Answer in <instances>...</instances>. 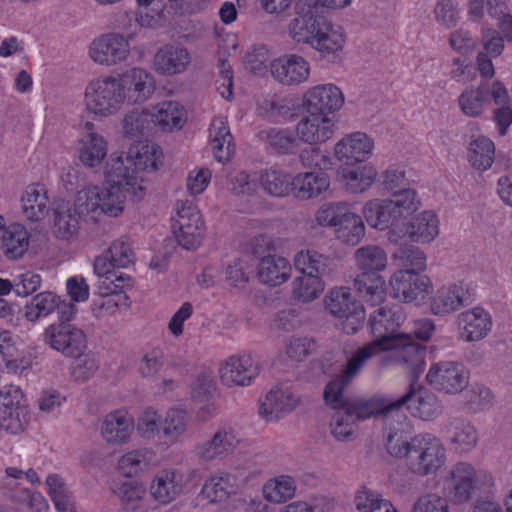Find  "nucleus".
Wrapping results in <instances>:
<instances>
[{"label": "nucleus", "instance_id": "obj_1", "mask_svg": "<svg viewBox=\"0 0 512 512\" xmlns=\"http://www.w3.org/2000/svg\"><path fill=\"white\" fill-rule=\"evenodd\" d=\"M406 319L399 305H383L371 312L368 320L373 341L357 349L347 360L341 378L328 386L326 397L330 402L336 400L343 386L352 383L360 374L368 360L381 351H386L402 335L398 330Z\"/></svg>", "mask_w": 512, "mask_h": 512}, {"label": "nucleus", "instance_id": "obj_2", "mask_svg": "<svg viewBox=\"0 0 512 512\" xmlns=\"http://www.w3.org/2000/svg\"><path fill=\"white\" fill-rule=\"evenodd\" d=\"M386 448L391 456L405 458L409 471L418 476L435 474L446 461L444 444L432 433L423 432L409 441H399L390 432Z\"/></svg>", "mask_w": 512, "mask_h": 512}, {"label": "nucleus", "instance_id": "obj_3", "mask_svg": "<svg viewBox=\"0 0 512 512\" xmlns=\"http://www.w3.org/2000/svg\"><path fill=\"white\" fill-rule=\"evenodd\" d=\"M357 267L361 274L354 279V288L362 294L371 305L383 302L386 290L385 281L378 274L387 266L386 252L379 246L366 245L355 251Z\"/></svg>", "mask_w": 512, "mask_h": 512}, {"label": "nucleus", "instance_id": "obj_4", "mask_svg": "<svg viewBox=\"0 0 512 512\" xmlns=\"http://www.w3.org/2000/svg\"><path fill=\"white\" fill-rule=\"evenodd\" d=\"M123 19L122 29L126 36L120 33H106L94 39L90 44V58L97 64L114 66L127 59L130 54V40L144 26L143 20L132 18L130 14L121 15ZM121 28V26H119Z\"/></svg>", "mask_w": 512, "mask_h": 512}, {"label": "nucleus", "instance_id": "obj_5", "mask_svg": "<svg viewBox=\"0 0 512 512\" xmlns=\"http://www.w3.org/2000/svg\"><path fill=\"white\" fill-rule=\"evenodd\" d=\"M87 111L96 117L117 114L124 103L117 76L105 75L88 82L84 92Z\"/></svg>", "mask_w": 512, "mask_h": 512}, {"label": "nucleus", "instance_id": "obj_6", "mask_svg": "<svg viewBox=\"0 0 512 512\" xmlns=\"http://www.w3.org/2000/svg\"><path fill=\"white\" fill-rule=\"evenodd\" d=\"M325 308L331 315L342 320L343 331L354 334L363 325L366 313L347 287L331 289L324 299Z\"/></svg>", "mask_w": 512, "mask_h": 512}, {"label": "nucleus", "instance_id": "obj_7", "mask_svg": "<svg viewBox=\"0 0 512 512\" xmlns=\"http://www.w3.org/2000/svg\"><path fill=\"white\" fill-rule=\"evenodd\" d=\"M104 176L108 185L120 186L134 201L143 199L146 186L143 185V176L136 174L129 152L121 155L111 154L105 166Z\"/></svg>", "mask_w": 512, "mask_h": 512}, {"label": "nucleus", "instance_id": "obj_8", "mask_svg": "<svg viewBox=\"0 0 512 512\" xmlns=\"http://www.w3.org/2000/svg\"><path fill=\"white\" fill-rule=\"evenodd\" d=\"M43 341L67 358H80L87 348L84 331L72 322H54L45 328Z\"/></svg>", "mask_w": 512, "mask_h": 512}, {"label": "nucleus", "instance_id": "obj_9", "mask_svg": "<svg viewBox=\"0 0 512 512\" xmlns=\"http://www.w3.org/2000/svg\"><path fill=\"white\" fill-rule=\"evenodd\" d=\"M341 378V373L333 380H331L324 389V400L327 405L332 408L340 407L341 405H345V407L355 415L356 421L365 420L371 417L382 416L384 419H387L392 414L396 415V405L404 402V399L397 400H389L385 397H372L369 399L357 398L353 400H345L343 397V392L347 386L351 383L342 387L339 395H336V400L334 402H330L326 397L328 386L338 379Z\"/></svg>", "mask_w": 512, "mask_h": 512}, {"label": "nucleus", "instance_id": "obj_10", "mask_svg": "<svg viewBox=\"0 0 512 512\" xmlns=\"http://www.w3.org/2000/svg\"><path fill=\"white\" fill-rule=\"evenodd\" d=\"M175 211L176 216L172 218L173 234L184 249H196L201 244L205 233L199 210L189 201H178Z\"/></svg>", "mask_w": 512, "mask_h": 512}, {"label": "nucleus", "instance_id": "obj_11", "mask_svg": "<svg viewBox=\"0 0 512 512\" xmlns=\"http://www.w3.org/2000/svg\"><path fill=\"white\" fill-rule=\"evenodd\" d=\"M481 479L490 481L491 476L486 472L476 471L467 462H458L451 467L445 478L444 489L454 503L462 504L471 498Z\"/></svg>", "mask_w": 512, "mask_h": 512}, {"label": "nucleus", "instance_id": "obj_12", "mask_svg": "<svg viewBox=\"0 0 512 512\" xmlns=\"http://www.w3.org/2000/svg\"><path fill=\"white\" fill-rule=\"evenodd\" d=\"M29 411L24 394L18 386L5 387L0 392V430L19 434L28 424Z\"/></svg>", "mask_w": 512, "mask_h": 512}, {"label": "nucleus", "instance_id": "obj_13", "mask_svg": "<svg viewBox=\"0 0 512 512\" xmlns=\"http://www.w3.org/2000/svg\"><path fill=\"white\" fill-rule=\"evenodd\" d=\"M470 373L463 363L458 361H439L431 365L426 380L435 390L455 395L469 384Z\"/></svg>", "mask_w": 512, "mask_h": 512}, {"label": "nucleus", "instance_id": "obj_14", "mask_svg": "<svg viewBox=\"0 0 512 512\" xmlns=\"http://www.w3.org/2000/svg\"><path fill=\"white\" fill-rule=\"evenodd\" d=\"M404 402L396 405V416H405L401 413V408L406 406L411 414L425 421H431L442 413V405L438 397L413 379L409 384L408 391L399 399Z\"/></svg>", "mask_w": 512, "mask_h": 512}, {"label": "nucleus", "instance_id": "obj_15", "mask_svg": "<svg viewBox=\"0 0 512 512\" xmlns=\"http://www.w3.org/2000/svg\"><path fill=\"white\" fill-rule=\"evenodd\" d=\"M124 103L139 105L147 102L156 90L155 77L146 69L134 67L117 75Z\"/></svg>", "mask_w": 512, "mask_h": 512}, {"label": "nucleus", "instance_id": "obj_16", "mask_svg": "<svg viewBox=\"0 0 512 512\" xmlns=\"http://www.w3.org/2000/svg\"><path fill=\"white\" fill-rule=\"evenodd\" d=\"M302 103L307 113L327 116L343 106L344 95L334 84H319L304 93Z\"/></svg>", "mask_w": 512, "mask_h": 512}, {"label": "nucleus", "instance_id": "obj_17", "mask_svg": "<svg viewBox=\"0 0 512 512\" xmlns=\"http://www.w3.org/2000/svg\"><path fill=\"white\" fill-rule=\"evenodd\" d=\"M259 364L250 354L229 357L220 367L223 384L228 387L247 386L258 376Z\"/></svg>", "mask_w": 512, "mask_h": 512}, {"label": "nucleus", "instance_id": "obj_18", "mask_svg": "<svg viewBox=\"0 0 512 512\" xmlns=\"http://www.w3.org/2000/svg\"><path fill=\"white\" fill-rule=\"evenodd\" d=\"M391 296L402 302L423 299L428 293L430 280L412 270H399L390 279Z\"/></svg>", "mask_w": 512, "mask_h": 512}, {"label": "nucleus", "instance_id": "obj_19", "mask_svg": "<svg viewBox=\"0 0 512 512\" xmlns=\"http://www.w3.org/2000/svg\"><path fill=\"white\" fill-rule=\"evenodd\" d=\"M270 72L272 77L282 85H299L308 79L310 65L303 57L291 54L273 60L270 64Z\"/></svg>", "mask_w": 512, "mask_h": 512}, {"label": "nucleus", "instance_id": "obj_20", "mask_svg": "<svg viewBox=\"0 0 512 512\" xmlns=\"http://www.w3.org/2000/svg\"><path fill=\"white\" fill-rule=\"evenodd\" d=\"M300 403V396L289 386L273 387L260 404L259 413L267 421L292 412Z\"/></svg>", "mask_w": 512, "mask_h": 512}, {"label": "nucleus", "instance_id": "obj_21", "mask_svg": "<svg viewBox=\"0 0 512 512\" xmlns=\"http://www.w3.org/2000/svg\"><path fill=\"white\" fill-rule=\"evenodd\" d=\"M457 324L462 340L476 342L487 337L492 328V318L483 308L474 307L458 314Z\"/></svg>", "mask_w": 512, "mask_h": 512}, {"label": "nucleus", "instance_id": "obj_22", "mask_svg": "<svg viewBox=\"0 0 512 512\" xmlns=\"http://www.w3.org/2000/svg\"><path fill=\"white\" fill-rule=\"evenodd\" d=\"M374 148L372 139L365 133L354 132L343 137L334 147L336 158L347 165L367 160Z\"/></svg>", "mask_w": 512, "mask_h": 512}, {"label": "nucleus", "instance_id": "obj_23", "mask_svg": "<svg viewBox=\"0 0 512 512\" xmlns=\"http://www.w3.org/2000/svg\"><path fill=\"white\" fill-rule=\"evenodd\" d=\"M295 131L300 141L316 145L326 142L333 136L334 123L328 116L308 113L297 123Z\"/></svg>", "mask_w": 512, "mask_h": 512}, {"label": "nucleus", "instance_id": "obj_24", "mask_svg": "<svg viewBox=\"0 0 512 512\" xmlns=\"http://www.w3.org/2000/svg\"><path fill=\"white\" fill-rule=\"evenodd\" d=\"M237 444L236 436L231 429L222 428L214 435L195 447V455L203 462L222 460L229 455Z\"/></svg>", "mask_w": 512, "mask_h": 512}, {"label": "nucleus", "instance_id": "obj_25", "mask_svg": "<svg viewBox=\"0 0 512 512\" xmlns=\"http://www.w3.org/2000/svg\"><path fill=\"white\" fill-rule=\"evenodd\" d=\"M133 429L132 417L124 410H115L104 417L100 432L107 443L123 444L129 441Z\"/></svg>", "mask_w": 512, "mask_h": 512}, {"label": "nucleus", "instance_id": "obj_26", "mask_svg": "<svg viewBox=\"0 0 512 512\" xmlns=\"http://www.w3.org/2000/svg\"><path fill=\"white\" fill-rule=\"evenodd\" d=\"M183 490V477L173 469L159 471L150 484L151 496L161 504L174 501Z\"/></svg>", "mask_w": 512, "mask_h": 512}, {"label": "nucleus", "instance_id": "obj_27", "mask_svg": "<svg viewBox=\"0 0 512 512\" xmlns=\"http://www.w3.org/2000/svg\"><path fill=\"white\" fill-rule=\"evenodd\" d=\"M188 50L183 47L166 45L154 56V68L162 75H174L184 72L190 64Z\"/></svg>", "mask_w": 512, "mask_h": 512}, {"label": "nucleus", "instance_id": "obj_28", "mask_svg": "<svg viewBox=\"0 0 512 512\" xmlns=\"http://www.w3.org/2000/svg\"><path fill=\"white\" fill-rule=\"evenodd\" d=\"M292 272L289 261L281 256L267 255L260 259L257 265L259 281L270 287H276L286 282Z\"/></svg>", "mask_w": 512, "mask_h": 512}, {"label": "nucleus", "instance_id": "obj_29", "mask_svg": "<svg viewBox=\"0 0 512 512\" xmlns=\"http://www.w3.org/2000/svg\"><path fill=\"white\" fill-rule=\"evenodd\" d=\"M209 140L214 158L220 163L230 161L234 153L233 136L223 117H215L209 127Z\"/></svg>", "mask_w": 512, "mask_h": 512}, {"label": "nucleus", "instance_id": "obj_30", "mask_svg": "<svg viewBox=\"0 0 512 512\" xmlns=\"http://www.w3.org/2000/svg\"><path fill=\"white\" fill-rule=\"evenodd\" d=\"M315 33L310 46L318 51L323 58L334 57L344 47L343 32L327 20L320 21V27Z\"/></svg>", "mask_w": 512, "mask_h": 512}, {"label": "nucleus", "instance_id": "obj_31", "mask_svg": "<svg viewBox=\"0 0 512 512\" xmlns=\"http://www.w3.org/2000/svg\"><path fill=\"white\" fill-rule=\"evenodd\" d=\"M405 234L416 243H430L439 234V219L433 211H423L406 225Z\"/></svg>", "mask_w": 512, "mask_h": 512}, {"label": "nucleus", "instance_id": "obj_32", "mask_svg": "<svg viewBox=\"0 0 512 512\" xmlns=\"http://www.w3.org/2000/svg\"><path fill=\"white\" fill-rule=\"evenodd\" d=\"M294 266L302 274L318 278L331 276L334 272L333 260L313 249L299 251L294 257Z\"/></svg>", "mask_w": 512, "mask_h": 512}, {"label": "nucleus", "instance_id": "obj_33", "mask_svg": "<svg viewBox=\"0 0 512 512\" xmlns=\"http://www.w3.org/2000/svg\"><path fill=\"white\" fill-rule=\"evenodd\" d=\"M388 350L393 351V358L396 362L407 365L412 370L421 368L426 357L425 348L414 342L407 334L400 335L386 351Z\"/></svg>", "mask_w": 512, "mask_h": 512}, {"label": "nucleus", "instance_id": "obj_34", "mask_svg": "<svg viewBox=\"0 0 512 512\" xmlns=\"http://www.w3.org/2000/svg\"><path fill=\"white\" fill-rule=\"evenodd\" d=\"M24 216L31 221L44 219L49 212V198L43 185L34 184L26 188L21 197Z\"/></svg>", "mask_w": 512, "mask_h": 512}, {"label": "nucleus", "instance_id": "obj_35", "mask_svg": "<svg viewBox=\"0 0 512 512\" xmlns=\"http://www.w3.org/2000/svg\"><path fill=\"white\" fill-rule=\"evenodd\" d=\"M152 123L163 131L181 129L185 123V110L178 102L165 101L157 104L150 112Z\"/></svg>", "mask_w": 512, "mask_h": 512}, {"label": "nucleus", "instance_id": "obj_36", "mask_svg": "<svg viewBox=\"0 0 512 512\" xmlns=\"http://www.w3.org/2000/svg\"><path fill=\"white\" fill-rule=\"evenodd\" d=\"M446 433L449 444L460 453L471 451L478 442L477 430L466 420H452L446 426Z\"/></svg>", "mask_w": 512, "mask_h": 512}, {"label": "nucleus", "instance_id": "obj_37", "mask_svg": "<svg viewBox=\"0 0 512 512\" xmlns=\"http://www.w3.org/2000/svg\"><path fill=\"white\" fill-rule=\"evenodd\" d=\"M107 151V141L96 132H88L79 141V160L86 167L94 168L100 165Z\"/></svg>", "mask_w": 512, "mask_h": 512}, {"label": "nucleus", "instance_id": "obj_38", "mask_svg": "<svg viewBox=\"0 0 512 512\" xmlns=\"http://www.w3.org/2000/svg\"><path fill=\"white\" fill-rule=\"evenodd\" d=\"M363 214L367 223L379 230H385L399 220L388 199L368 201L363 208Z\"/></svg>", "mask_w": 512, "mask_h": 512}, {"label": "nucleus", "instance_id": "obj_39", "mask_svg": "<svg viewBox=\"0 0 512 512\" xmlns=\"http://www.w3.org/2000/svg\"><path fill=\"white\" fill-rule=\"evenodd\" d=\"M236 477L229 473H219L205 481L201 494L210 503H218L227 500L236 493Z\"/></svg>", "mask_w": 512, "mask_h": 512}, {"label": "nucleus", "instance_id": "obj_40", "mask_svg": "<svg viewBox=\"0 0 512 512\" xmlns=\"http://www.w3.org/2000/svg\"><path fill=\"white\" fill-rule=\"evenodd\" d=\"M489 103V88L486 83H481L477 87H467L458 97L461 112L472 118L482 116L485 106Z\"/></svg>", "mask_w": 512, "mask_h": 512}, {"label": "nucleus", "instance_id": "obj_41", "mask_svg": "<svg viewBox=\"0 0 512 512\" xmlns=\"http://www.w3.org/2000/svg\"><path fill=\"white\" fill-rule=\"evenodd\" d=\"M323 18L315 17L311 8L303 13H298L288 25L289 36L297 43L310 45L316 35L317 29L320 27V21Z\"/></svg>", "mask_w": 512, "mask_h": 512}, {"label": "nucleus", "instance_id": "obj_42", "mask_svg": "<svg viewBox=\"0 0 512 512\" xmlns=\"http://www.w3.org/2000/svg\"><path fill=\"white\" fill-rule=\"evenodd\" d=\"M258 182L263 191L272 197H284L292 190L293 179L283 170L268 168L260 172Z\"/></svg>", "mask_w": 512, "mask_h": 512}, {"label": "nucleus", "instance_id": "obj_43", "mask_svg": "<svg viewBox=\"0 0 512 512\" xmlns=\"http://www.w3.org/2000/svg\"><path fill=\"white\" fill-rule=\"evenodd\" d=\"M3 235L0 247L9 259H18L28 250L30 235L22 224L7 226Z\"/></svg>", "mask_w": 512, "mask_h": 512}, {"label": "nucleus", "instance_id": "obj_44", "mask_svg": "<svg viewBox=\"0 0 512 512\" xmlns=\"http://www.w3.org/2000/svg\"><path fill=\"white\" fill-rule=\"evenodd\" d=\"M465 294L464 288L458 285L438 289L431 301L432 312L445 315L459 309L464 305Z\"/></svg>", "mask_w": 512, "mask_h": 512}, {"label": "nucleus", "instance_id": "obj_45", "mask_svg": "<svg viewBox=\"0 0 512 512\" xmlns=\"http://www.w3.org/2000/svg\"><path fill=\"white\" fill-rule=\"evenodd\" d=\"M80 219L70 202L58 204L54 211L53 233L57 238H70L78 231Z\"/></svg>", "mask_w": 512, "mask_h": 512}, {"label": "nucleus", "instance_id": "obj_46", "mask_svg": "<svg viewBox=\"0 0 512 512\" xmlns=\"http://www.w3.org/2000/svg\"><path fill=\"white\" fill-rule=\"evenodd\" d=\"M98 192V221L102 216L117 217L123 212L126 194L120 186H98Z\"/></svg>", "mask_w": 512, "mask_h": 512}, {"label": "nucleus", "instance_id": "obj_47", "mask_svg": "<svg viewBox=\"0 0 512 512\" xmlns=\"http://www.w3.org/2000/svg\"><path fill=\"white\" fill-rule=\"evenodd\" d=\"M130 158L133 159L137 175L143 171H155L158 168L162 152L156 144H133L129 148Z\"/></svg>", "mask_w": 512, "mask_h": 512}, {"label": "nucleus", "instance_id": "obj_48", "mask_svg": "<svg viewBox=\"0 0 512 512\" xmlns=\"http://www.w3.org/2000/svg\"><path fill=\"white\" fill-rule=\"evenodd\" d=\"M328 186L329 182L325 175L307 172L293 178L292 191L300 199H310L320 195Z\"/></svg>", "mask_w": 512, "mask_h": 512}, {"label": "nucleus", "instance_id": "obj_49", "mask_svg": "<svg viewBox=\"0 0 512 512\" xmlns=\"http://www.w3.org/2000/svg\"><path fill=\"white\" fill-rule=\"evenodd\" d=\"M495 156L494 143L485 136H478L471 140L468 147V161L473 168L485 171L489 169Z\"/></svg>", "mask_w": 512, "mask_h": 512}, {"label": "nucleus", "instance_id": "obj_50", "mask_svg": "<svg viewBox=\"0 0 512 512\" xmlns=\"http://www.w3.org/2000/svg\"><path fill=\"white\" fill-rule=\"evenodd\" d=\"M296 484L292 477L281 475L268 480L263 486L264 498L275 504L285 503L295 496Z\"/></svg>", "mask_w": 512, "mask_h": 512}, {"label": "nucleus", "instance_id": "obj_51", "mask_svg": "<svg viewBox=\"0 0 512 512\" xmlns=\"http://www.w3.org/2000/svg\"><path fill=\"white\" fill-rule=\"evenodd\" d=\"M260 138L279 154H292L297 150L298 140L292 131L284 128H269L260 132Z\"/></svg>", "mask_w": 512, "mask_h": 512}, {"label": "nucleus", "instance_id": "obj_52", "mask_svg": "<svg viewBox=\"0 0 512 512\" xmlns=\"http://www.w3.org/2000/svg\"><path fill=\"white\" fill-rule=\"evenodd\" d=\"M188 423L189 417L185 410L172 408L161 421V432L167 441L174 443L186 432Z\"/></svg>", "mask_w": 512, "mask_h": 512}, {"label": "nucleus", "instance_id": "obj_53", "mask_svg": "<svg viewBox=\"0 0 512 512\" xmlns=\"http://www.w3.org/2000/svg\"><path fill=\"white\" fill-rule=\"evenodd\" d=\"M376 171L370 166L343 169L346 189L351 193H363L374 183Z\"/></svg>", "mask_w": 512, "mask_h": 512}, {"label": "nucleus", "instance_id": "obj_54", "mask_svg": "<svg viewBox=\"0 0 512 512\" xmlns=\"http://www.w3.org/2000/svg\"><path fill=\"white\" fill-rule=\"evenodd\" d=\"M98 186L92 185L77 192L74 203L72 204L75 212L82 218H88L93 222L98 221Z\"/></svg>", "mask_w": 512, "mask_h": 512}, {"label": "nucleus", "instance_id": "obj_55", "mask_svg": "<svg viewBox=\"0 0 512 512\" xmlns=\"http://www.w3.org/2000/svg\"><path fill=\"white\" fill-rule=\"evenodd\" d=\"M335 409L336 411L330 421L331 434L338 441L351 440L353 438L357 422L355 415L351 413L344 404Z\"/></svg>", "mask_w": 512, "mask_h": 512}, {"label": "nucleus", "instance_id": "obj_56", "mask_svg": "<svg viewBox=\"0 0 512 512\" xmlns=\"http://www.w3.org/2000/svg\"><path fill=\"white\" fill-rule=\"evenodd\" d=\"M336 238L348 245H356L365 234V226L360 216L348 212L335 229Z\"/></svg>", "mask_w": 512, "mask_h": 512}, {"label": "nucleus", "instance_id": "obj_57", "mask_svg": "<svg viewBox=\"0 0 512 512\" xmlns=\"http://www.w3.org/2000/svg\"><path fill=\"white\" fill-rule=\"evenodd\" d=\"M59 305V297L52 292H42L34 296L25 307V317L35 322L52 313Z\"/></svg>", "mask_w": 512, "mask_h": 512}, {"label": "nucleus", "instance_id": "obj_58", "mask_svg": "<svg viewBox=\"0 0 512 512\" xmlns=\"http://www.w3.org/2000/svg\"><path fill=\"white\" fill-rule=\"evenodd\" d=\"M323 291V283L321 278L303 274L293 280L292 294L293 297L302 302H310L316 299Z\"/></svg>", "mask_w": 512, "mask_h": 512}, {"label": "nucleus", "instance_id": "obj_59", "mask_svg": "<svg viewBox=\"0 0 512 512\" xmlns=\"http://www.w3.org/2000/svg\"><path fill=\"white\" fill-rule=\"evenodd\" d=\"M122 124L125 135L129 137L144 135L153 125L150 112L147 110H133L127 113Z\"/></svg>", "mask_w": 512, "mask_h": 512}, {"label": "nucleus", "instance_id": "obj_60", "mask_svg": "<svg viewBox=\"0 0 512 512\" xmlns=\"http://www.w3.org/2000/svg\"><path fill=\"white\" fill-rule=\"evenodd\" d=\"M393 210H396L398 219L414 213L420 206V200L415 190L410 188L400 189L392 193L388 199Z\"/></svg>", "mask_w": 512, "mask_h": 512}, {"label": "nucleus", "instance_id": "obj_61", "mask_svg": "<svg viewBox=\"0 0 512 512\" xmlns=\"http://www.w3.org/2000/svg\"><path fill=\"white\" fill-rule=\"evenodd\" d=\"M144 495V487L136 481L123 482L118 490L122 507L130 511H135L141 506Z\"/></svg>", "mask_w": 512, "mask_h": 512}, {"label": "nucleus", "instance_id": "obj_62", "mask_svg": "<svg viewBox=\"0 0 512 512\" xmlns=\"http://www.w3.org/2000/svg\"><path fill=\"white\" fill-rule=\"evenodd\" d=\"M348 212L345 202L324 204L316 213V221L321 226H333L336 229Z\"/></svg>", "mask_w": 512, "mask_h": 512}, {"label": "nucleus", "instance_id": "obj_63", "mask_svg": "<svg viewBox=\"0 0 512 512\" xmlns=\"http://www.w3.org/2000/svg\"><path fill=\"white\" fill-rule=\"evenodd\" d=\"M107 252L112 264L117 268H128L135 261V253L128 239L120 238L113 241Z\"/></svg>", "mask_w": 512, "mask_h": 512}, {"label": "nucleus", "instance_id": "obj_64", "mask_svg": "<svg viewBox=\"0 0 512 512\" xmlns=\"http://www.w3.org/2000/svg\"><path fill=\"white\" fill-rule=\"evenodd\" d=\"M149 461L148 451L139 449L123 455L118 462V466L125 476L132 477L146 468Z\"/></svg>", "mask_w": 512, "mask_h": 512}]
</instances>
